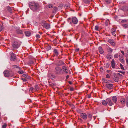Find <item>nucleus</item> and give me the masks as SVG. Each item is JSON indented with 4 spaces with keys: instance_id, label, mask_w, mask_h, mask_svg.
<instances>
[{
    "instance_id": "34",
    "label": "nucleus",
    "mask_w": 128,
    "mask_h": 128,
    "mask_svg": "<svg viewBox=\"0 0 128 128\" xmlns=\"http://www.w3.org/2000/svg\"><path fill=\"white\" fill-rule=\"evenodd\" d=\"M122 26L126 28H128V24H123Z\"/></svg>"
},
{
    "instance_id": "61",
    "label": "nucleus",
    "mask_w": 128,
    "mask_h": 128,
    "mask_svg": "<svg viewBox=\"0 0 128 128\" xmlns=\"http://www.w3.org/2000/svg\"><path fill=\"white\" fill-rule=\"evenodd\" d=\"M90 96H89V97H88V98H90Z\"/></svg>"
},
{
    "instance_id": "55",
    "label": "nucleus",
    "mask_w": 128,
    "mask_h": 128,
    "mask_svg": "<svg viewBox=\"0 0 128 128\" xmlns=\"http://www.w3.org/2000/svg\"><path fill=\"white\" fill-rule=\"evenodd\" d=\"M126 62L127 64H128V59H127L126 60Z\"/></svg>"
},
{
    "instance_id": "64",
    "label": "nucleus",
    "mask_w": 128,
    "mask_h": 128,
    "mask_svg": "<svg viewBox=\"0 0 128 128\" xmlns=\"http://www.w3.org/2000/svg\"><path fill=\"white\" fill-rule=\"evenodd\" d=\"M127 73L128 74V72Z\"/></svg>"
},
{
    "instance_id": "63",
    "label": "nucleus",
    "mask_w": 128,
    "mask_h": 128,
    "mask_svg": "<svg viewBox=\"0 0 128 128\" xmlns=\"http://www.w3.org/2000/svg\"><path fill=\"white\" fill-rule=\"evenodd\" d=\"M120 108L122 107H120Z\"/></svg>"
},
{
    "instance_id": "42",
    "label": "nucleus",
    "mask_w": 128,
    "mask_h": 128,
    "mask_svg": "<svg viewBox=\"0 0 128 128\" xmlns=\"http://www.w3.org/2000/svg\"><path fill=\"white\" fill-rule=\"evenodd\" d=\"M118 72L121 73L122 74H123L124 75L125 74L126 72H123L121 71H118Z\"/></svg>"
},
{
    "instance_id": "16",
    "label": "nucleus",
    "mask_w": 128,
    "mask_h": 128,
    "mask_svg": "<svg viewBox=\"0 0 128 128\" xmlns=\"http://www.w3.org/2000/svg\"><path fill=\"white\" fill-rule=\"evenodd\" d=\"M112 66L113 68H114L116 67L114 60L113 59L112 60L111 62Z\"/></svg>"
},
{
    "instance_id": "53",
    "label": "nucleus",
    "mask_w": 128,
    "mask_h": 128,
    "mask_svg": "<svg viewBox=\"0 0 128 128\" xmlns=\"http://www.w3.org/2000/svg\"><path fill=\"white\" fill-rule=\"evenodd\" d=\"M69 77V76L68 75L67 76L66 79H68Z\"/></svg>"
},
{
    "instance_id": "51",
    "label": "nucleus",
    "mask_w": 128,
    "mask_h": 128,
    "mask_svg": "<svg viewBox=\"0 0 128 128\" xmlns=\"http://www.w3.org/2000/svg\"><path fill=\"white\" fill-rule=\"evenodd\" d=\"M34 90V88L32 87L30 89V91H32Z\"/></svg>"
},
{
    "instance_id": "19",
    "label": "nucleus",
    "mask_w": 128,
    "mask_h": 128,
    "mask_svg": "<svg viewBox=\"0 0 128 128\" xmlns=\"http://www.w3.org/2000/svg\"><path fill=\"white\" fill-rule=\"evenodd\" d=\"M26 35L28 37H29L31 35V33L29 31H26L25 32Z\"/></svg>"
},
{
    "instance_id": "45",
    "label": "nucleus",
    "mask_w": 128,
    "mask_h": 128,
    "mask_svg": "<svg viewBox=\"0 0 128 128\" xmlns=\"http://www.w3.org/2000/svg\"><path fill=\"white\" fill-rule=\"evenodd\" d=\"M22 80L24 82H26L27 81L26 79L25 78H22Z\"/></svg>"
},
{
    "instance_id": "43",
    "label": "nucleus",
    "mask_w": 128,
    "mask_h": 128,
    "mask_svg": "<svg viewBox=\"0 0 128 128\" xmlns=\"http://www.w3.org/2000/svg\"><path fill=\"white\" fill-rule=\"evenodd\" d=\"M18 73L20 74H23L24 73V72L23 70H21L19 71Z\"/></svg>"
},
{
    "instance_id": "20",
    "label": "nucleus",
    "mask_w": 128,
    "mask_h": 128,
    "mask_svg": "<svg viewBox=\"0 0 128 128\" xmlns=\"http://www.w3.org/2000/svg\"><path fill=\"white\" fill-rule=\"evenodd\" d=\"M102 104L104 106H106L107 105V102L106 101V99L105 100H103L102 102Z\"/></svg>"
},
{
    "instance_id": "58",
    "label": "nucleus",
    "mask_w": 128,
    "mask_h": 128,
    "mask_svg": "<svg viewBox=\"0 0 128 128\" xmlns=\"http://www.w3.org/2000/svg\"><path fill=\"white\" fill-rule=\"evenodd\" d=\"M108 72H110V70H107V71H106Z\"/></svg>"
},
{
    "instance_id": "47",
    "label": "nucleus",
    "mask_w": 128,
    "mask_h": 128,
    "mask_svg": "<svg viewBox=\"0 0 128 128\" xmlns=\"http://www.w3.org/2000/svg\"><path fill=\"white\" fill-rule=\"evenodd\" d=\"M106 78H110V75L108 74L106 75Z\"/></svg>"
},
{
    "instance_id": "12",
    "label": "nucleus",
    "mask_w": 128,
    "mask_h": 128,
    "mask_svg": "<svg viewBox=\"0 0 128 128\" xmlns=\"http://www.w3.org/2000/svg\"><path fill=\"white\" fill-rule=\"evenodd\" d=\"M107 88L110 89H111L113 88V85L111 84H107L106 85Z\"/></svg>"
},
{
    "instance_id": "32",
    "label": "nucleus",
    "mask_w": 128,
    "mask_h": 128,
    "mask_svg": "<svg viewBox=\"0 0 128 128\" xmlns=\"http://www.w3.org/2000/svg\"><path fill=\"white\" fill-rule=\"evenodd\" d=\"M48 7L50 8H52L53 7V6L51 4H50L48 5L47 6Z\"/></svg>"
},
{
    "instance_id": "6",
    "label": "nucleus",
    "mask_w": 128,
    "mask_h": 128,
    "mask_svg": "<svg viewBox=\"0 0 128 128\" xmlns=\"http://www.w3.org/2000/svg\"><path fill=\"white\" fill-rule=\"evenodd\" d=\"M62 70L63 71V72H64L66 74H68L69 72L68 68L66 66H62Z\"/></svg>"
},
{
    "instance_id": "36",
    "label": "nucleus",
    "mask_w": 128,
    "mask_h": 128,
    "mask_svg": "<svg viewBox=\"0 0 128 128\" xmlns=\"http://www.w3.org/2000/svg\"><path fill=\"white\" fill-rule=\"evenodd\" d=\"M108 51L110 52H113V50L111 48H109L108 49Z\"/></svg>"
},
{
    "instance_id": "1",
    "label": "nucleus",
    "mask_w": 128,
    "mask_h": 128,
    "mask_svg": "<svg viewBox=\"0 0 128 128\" xmlns=\"http://www.w3.org/2000/svg\"><path fill=\"white\" fill-rule=\"evenodd\" d=\"M30 8L33 11L37 10L40 8L39 4L38 3L34 2L30 3Z\"/></svg>"
},
{
    "instance_id": "5",
    "label": "nucleus",
    "mask_w": 128,
    "mask_h": 128,
    "mask_svg": "<svg viewBox=\"0 0 128 128\" xmlns=\"http://www.w3.org/2000/svg\"><path fill=\"white\" fill-rule=\"evenodd\" d=\"M20 45V44L17 41L14 42L12 44V47L14 48H18Z\"/></svg>"
},
{
    "instance_id": "60",
    "label": "nucleus",
    "mask_w": 128,
    "mask_h": 128,
    "mask_svg": "<svg viewBox=\"0 0 128 128\" xmlns=\"http://www.w3.org/2000/svg\"><path fill=\"white\" fill-rule=\"evenodd\" d=\"M116 36V35H114L115 36Z\"/></svg>"
},
{
    "instance_id": "49",
    "label": "nucleus",
    "mask_w": 128,
    "mask_h": 128,
    "mask_svg": "<svg viewBox=\"0 0 128 128\" xmlns=\"http://www.w3.org/2000/svg\"><path fill=\"white\" fill-rule=\"evenodd\" d=\"M79 48H76V49L75 51L76 52H78L79 51Z\"/></svg>"
},
{
    "instance_id": "35",
    "label": "nucleus",
    "mask_w": 128,
    "mask_h": 128,
    "mask_svg": "<svg viewBox=\"0 0 128 128\" xmlns=\"http://www.w3.org/2000/svg\"><path fill=\"white\" fill-rule=\"evenodd\" d=\"M119 57V55L118 54H115L114 56V58H118Z\"/></svg>"
},
{
    "instance_id": "9",
    "label": "nucleus",
    "mask_w": 128,
    "mask_h": 128,
    "mask_svg": "<svg viewBox=\"0 0 128 128\" xmlns=\"http://www.w3.org/2000/svg\"><path fill=\"white\" fill-rule=\"evenodd\" d=\"M106 101L107 102V104L110 106H112L113 104V103L112 101L110 98H107L106 99Z\"/></svg>"
},
{
    "instance_id": "62",
    "label": "nucleus",
    "mask_w": 128,
    "mask_h": 128,
    "mask_svg": "<svg viewBox=\"0 0 128 128\" xmlns=\"http://www.w3.org/2000/svg\"><path fill=\"white\" fill-rule=\"evenodd\" d=\"M90 96H89V97H88V98H90Z\"/></svg>"
},
{
    "instance_id": "27",
    "label": "nucleus",
    "mask_w": 128,
    "mask_h": 128,
    "mask_svg": "<svg viewBox=\"0 0 128 128\" xmlns=\"http://www.w3.org/2000/svg\"><path fill=\"white\" fill-rule=\"evenodd\" d=\"M102 80L103 82L106 83H109L110 82V81L107 80L106 79L104 78H103L102 79Z\"/></svg>"
},
{
    "instance_id": "52",
    "label": "nucleus",
    "mask_w": 128,
    "mask_h": 128,
    "mask_svg": "<svg viewBox=\"0 0 128 128\" xmlns=\"http://www.w3.org/2000/svg\"><path fill=\"white\" fill-rule=\"evenodd\" d=\"M74 90V89L73 88H70V90L71 91H73Z\"/></svg>"
},
{
    "instance_id": "18",
    "label": "nucleus",
    "mask_w": 128,
    "mask_h": 128,
    "mask_svg": "<svg viewBox=\"0 0 128 128\" xmlns=\"http://www.w3.org/2000/svg\"><path fill=\"white\" fill-rule=\"evenodd\" d=\"M98 50L100 54H104V52L101 47H100L98 48Z\"/></svg>"
},
{
    "instance_id": "31",
    "label": "nucleus",
    "mask_w": 128,
    "mask_h": 128,
    "mask_svg": "<svg viewBox=\"0 0 128 128\" xmlns=\"http://www.w3.org/2000/svg\"><path fill=\"white\" fill-rule=\"evenodd\" d=\"M57 11V8L56 7H54L53 9V12L54 13H56Z\"/></svg>"
},
{
    "instance_id": "30",
    "label": "nucleus",
    "mask_w": 128,
    "mask_h": 128,
    "mask_svg": "<svg viewBox=\"0 0 128 128\" xmlns=\"http://www.w3.org/2000/svg\"><path fill=\"white\" fill-rule=\"evenodd\" d=\"M107 58L109 60H111L112 59V56L109 54H108L107 56Z\"/></svg>"
},
{
    "instance_id": "15",
    "label": "nucleus",
    "mask_w": 128,
    "mask_h": 128,
    "mask_svg": "<svg viewBox=\"0 0 128 128\" xmlns=\"http://www.w3.org/2000/svg\"><path fill=\"white\" fill-rule=\"evenodd\" d=\"M120 102L123 105L125 104L126 102L125 99L124 98H121L120 100Z\"/></svg>"
},
{
    "instance_id": "22",
    "label": "nucleus",
    "mask_w": 128,
    "mask_h": 128,
    "mask_svg": "<svg viewBox=\"0 0 128 128\" xmlns=\"http://www.w3.org/2000/svg\"><path fill=\"white\" fill-rule=\"evenodd\" d=\"M120 60L122 64L124 63L125 61L123 57L120 58Z\"/></svg>"
},
{
    "instance_id": "17",
    "label": "nucleus",
    "mask_w": 128,
    "mask_h": 128,
    "mask_svg": "<svg viewBox=\"0 0 128 128\" xmlns=\"http://www.w3.org/2000/svg\"><path fill=\"white\" fill-rule=\"evenodd\" d=\"M112 100L114 102L116 103L117 101L116 97L115 96H113L112 98Z\"/></svg>"
},
{
    "instance_id": "23",
    "label": "nucleus",
    "mask_w": 128,
    "mask_h": 128,
    "mask_svg": "<svg viewBox=\"0 0 128 128\" xmlns=\"http://www.w3.org/2000/svg\"><path fill=\"white\" fill-rule=\"evenodd\" d=\"M116 30L115 28H112V29L111 31L112 34L113 35L115 34Z\"/></svg>"
},
{
    "instance_id": "46",
    "label": "nucleus",
    "mask_w": 128,
    "mask_h": 128,
    "mask_svg": "<svg viewBox=\"0 0 128 128\" xmlns=\"http://www.w3.org/2000/svg\"><path fill=\"white\" fill-rule=\"evenodd\" d=\"M36 37L37 38H40V36L39 34H37L36 35Z\"/></svg>"
},
{
    "instance_id": "2",
    "label": "nucleus",
    "mask_w": 128,
    "mask_h": 128,
    "mask_svg": "<svg viewBox=\"0 0 128 128\" xmlns=\"http://www.w3.org/2000/svg\"><path fill=\"white\" fill-rule=\"evenodd\" d=\"M68 21L71 24H72V23L76 24L78 22V20L76 18L73 17L72 19L71 18H68Z\"/></svg>"
},
{
    "instance_id": "29",
    "label": "nucleus",
    "mask_w": 128,
    "mask_h": 128,
    "mask_svg": "<svg viewBox=\"0 0 128 128\" xmlns=\"http://www.w3.org/2000/svg\"><path fill=\"white\" fill-rule=\"evenodd\" d=\"M88 117L89 118L90 120H91L92 118V115L90 114H88Z\"/></svg>"
},
{
    "instance_id": "40",
    "label": "nucleus",
    "mask_w": 128,
    "mask_h": 128,
    "mask_svg": "<svg viewBox=\"0 0 128 128\" xmlns=\"http://www.w3.org/2000/svg\"><path fill=\"white\" fill-rule=\"evenodd\" d=\"M7 126V125L5 124L4 125H3L2 126V128H6Z\"/></svg>"
},
{
    "instance_id": "3",
    "label": "nucleus",
    "mask_w": 128,
    "mask_h": 128,
    "mask_svg": "<svg viewBox=\"0 0 128 128\" xmlns=\"http://www.w3.org/2000/svg\"><path fill=\"white\" fill-rule=\"evenodd\" d=\"M5 76L6 77H8L9 76H13L14 74L13 72L12 71H9L8 70H5L4 72Z\"/></svg>"
},
{
    "instance_id": "44",
    "label": "nucleus",
    "mask_w": 128,
    "mask_h": 128,
    "mask_svg": "<svg viewBox=\"0 0 128 128\" xmlns=\"http://www.w3.org/2000/svg\"><path fill=\"white\" fill-rule=\"evenodd\" d=\"M110 66V64H107L106 65V67L107 68H108Z\"/></svg>"
},
{
    "instance_id": "8",
    "label": "nucleus",
    "mask_w": 128,
    "mask_h": 128,
    "mask_svg": "<svg viewBox=\"0 0 128 128\" xmlns=\"http://www.w3.org/2000/svg\"><path fill=\"white\" fill-rule=\"evenodd\" d=\"M43 26L44 28L47 29H49L50 28V25L49 24L46 23H44L43 24Z\"/></svg>"
},
{
    "instance_id": "28",
    "label": "nucleus",
    "mask_w": 128,
    "mask_h": 128,
    "mask_svg": "<svg viewBox=\"0 0 128 128\" xmlns=\"http://www.w3.org/2000/svg\"><path fill=\"white\" fill-rule=\"evenodd\" d=\"M84 2L86 4H89L90 2L89 0H84Z\"/></svg>"
},
{
    "instance_id": "21",
    "label": "nucleus",
    "mask_w": 128,
    "mask_h": 128,
    "mask_svg": "<svg viewBox=\"0 0 128 128\" xmlns=\"http://www.w3.org/2000/svg\"><path fill=\"white\" fill-rule=\"evenodd\" d=\"M16 31L17 33L18 34H23V32L21 30L18 29Z\"/></svg>"
},
{
    "instance_id": "10",
    "label": "nucleus",
    "mask_w": 128,
    "mask_h": 128,
    "mask_svg": "<svg viewBox=\"0 0 128 128\" xmlns=\"http://www.w3.org/2000/svg\"><path fill=\"white\" fill-rule=\"evenodd\" d=\"M11 58L10 60H11L14 61L16 60V57L14 54L12 53L10 54Z\"/></svg>"
},
{
    "instance_id": "11",
    "label": "nucleus",
    "mask_w": 128,
    "mask_h": 128,
    "mask_svg": "<svg viewBox=\"0 0 128 128\" xmlns=\"http://www.w3.org/2000/svg\"><path fill=\"white\" fill-rule=\"evenodd\" d=\"M108 42L112 45L113 46H115V44L113 40L110 39H109L108 40Z\"/></svg>"
},
{
    "instance_id": "50",
    "label": "nucleus",
    "mask_w": 128,
    "mask_h": 128,
    "mask_svg": "<svg viewBox=\"0 0 128 128\" xmlns=\"http://www.w3.org/2000/svg\"><path fill=\"white\" fill-rule=\"evenodd\" d=\"M126 21H127V20H122V22H126Z\"/></svg>"
},
{
    "instance_id": "54",
    "label": "nucleus",
    "mask_w": 128,
    "mask_h": 128,
    "mask_svg": "<svg viewBox=\"0 0 128 128\" xmlns=\"http://www.w3.org/2000/svg\"><path fill=\"white\" fill-rule=\"evenodd\" d=\"M68 83H69L70 84H72V82H71V81H69L68 82Z\"/></svg>"
},
{
    "instance_id": "33",
    "label": "nucleus",
    "mask_w": 128,
    "mask_h": 128,
    "mask_svg": "<svg viewBox=\"0 0 128 128\" xmlns=\"http://www.w3.org/2000/svg\"><path fill=\"white\" fill-rule=\"evenodd\" d=\"M124 11L128 10V7L125 6L124 7Z\"/></svg>"
},
{
    "instance_id": "56",
    "label": "nucleus",
    "mask_w": 128,
    "mask_h": 128,
    "mask_svg": "<svg viewBox=\"0 0 128 128\" xmlns=\"http://www.w3.org/2000/svg\"><path fill=\"white\" fill-rule=\"evenodd\" d=\"M127 106L128 107V100H127Z\"/></svg>"
},
{
    "instance_id": "59",
    "label": "nucleus",
    "mask_w": 128,
    "mask_h": 128,
    "mask_svg": "<svg viewBox=\"0 0 128 128\" xmlns=\"http://www.w3.org/2000/svg\"><path fill=\"white\" fill-rule=\"evenodd\" d=\"M127 52H128V50H127Z\"/></svg>"
},
{
    "instance_id": "57",
    "label": "nucleus",
    "mask_w": 128,
    "mask_h": 128,
    "mask_svg": "<svg viewBox=\"0 0 128 128\" xmlns=\"http://www.w3.org/2000/svg\"><path fill=\"white\" fill-rule=\"evenodd\" d=\"M118 75H119L120 76H122V74H119V73H118Z\"/></svg>"
},
{
    "instance_id": "38",
    "label": "nucleus",
    "mask_w": 128,
    "mask_h": 128,
    "mask_svg": "<svg viewBox=\"0 0 128 128\" xmlns=\"http://www.w3.org/2000/svg\"><path fill=\"white\" fill-rule=\"evenodd\" d=\"M120 66L121 69L122 70H124L125 69H124V68L123 65L121 64H120Z\"/></svg>"
},
{
    "instance_id": "13",
    "label": "nucleus",
    "mask_w": 128,
    "mask_h": 128,
    "mask_svg": "<svg viewBox=\"0 0 128 128\" xmlns=\"http://www.w3.org/2000/svg\"><path fill=\"white\" fill-rule=\"evenodd\" d=\"M64 62L61 60L58 61L57 64V65L58 66H60L64 64Z\"/></svg>"
},
{
    "instance_id": "39",
    "label": "nucleus",
    "mask_w": 128,
    "mask_h": 128,
    "mask_svg": "<svg viewBox=\"0 0 128 128\" xmlns=\"http://www.w3.org/2000/svg\"><path fill=\"white\" fill-rule=\"evenodd\" d=\"M105 2L108 4H110L111 2V0H106Z\"/></svg>"
},
{
    "instance_id": "48",
    "label": "nucleus",
    "mask_w": 128,
    "mask_h": 128,
    "mask_svg": "<svg viewBox=\"0 0 128 128\" xmlns=\"http://www.w3.org/2000/svg\"><path fill=\"white\" fill-rule=\"evenodd\" d=\"M121 52L123 55V56H124V55H125V54H124V52L123 51H121Z\"/></svg>"
},
{
    "instance_id": "7",
    "label": "nucleus",
    "mask_w": 128,
    "mask_h": 128,
    "mask_svg": "<svg viewBox=\"0 0 128 128\" xmlns=\"http://www.w3.org/2000/svg\"><path fill=\"white\" fill-rule=\"evenodd\" d=\"M80 117L84 120H86L88 118L87 115L85 113H82L80 114Z\"/></svg>"
},
{
    "instance_id": "37",
    "label": "nucleus",
    "mask_w": 128,
    "mask_h": 128,
    "mask_svg": "<svg viewBox=\"0 0 128 128\" xmlns=\"http://www.w3.org/2000/svg\"><path fill=\"white\" fill-rule=\"evenodd\" d=\"M95 29L96 30L98 31V30L99 27L98 25L96 26L95 28Z\"/></svg>"
},
{
    "instance_id": "26",
    "label": "nucleus",
    "mask_w": 128,
    "mask_h": 128,
    "mask_svg": "<svg viewBox=\"0 0 128 128\" xmlns=\"http://www.w3.org/2000/svg\"><path fill=\"white\" fill-rule=\"evenodd\" d=\"M35 60L34 59H33V60H30L28 63V64H34V61Z\"/></svg>"
},
{
    "instance_id": "41",
    "label": "nucleus",
    "mask_w": 128,
    "mask_h": 128,
    "mask_svg": "<svg viewBox=\"0 0 128 128\" xmlns=\"http://www.w3.org/2000/svg\"><path fill=\"white\" fill-rule=\"evenodd\" d=\"M35 89L36 90H38L39 89V88L38 85H36L35 86Z\"/></svg>"
},
{
    "instance_id": "24",
    "label": "nucleus",
    "mask_w": 128,
    "mask_h": 128,
    "mask_svg": "<svg viewBox=\"0 0 128 128\" xmlns=\"http://www.w3.org/2000/svg\"><path fill=\"white\" fill-rule=\"evenodd\" d=\"M54 53L55 54V55L57 56H58L59 55V54L58 52V50L56 49H55L54 50Z\"/></svg>"
},
{
    "instance_id": "14",
    "label": "nucleus",
    "mask_w": 128,
    "mask_h": 128,
    "mask_svg": "<svg viewBox=\"0 0 128 128\" xmlns=\"http://www.w3.org/2000/svg\"><path fill=\"white\" fill-rule=\"evenodd\" d=\"M13 8H11L9 6H8L7 7L6 9L9 12H10V13H12V10L13 9Z\"/></svg>"
},
{
    "instance_id": "25",
    "label": "nucleus",
    "mask_w": 128,
    "mask_h": 128,
    "mask_svg": "<svg viewBox=\"0 0 128 128\" xmlns=\"http://www.w3.org/2000/svg\"><path fill=\"white\" fill-rule=\"evenodd\" d=\"M23 76L26 78L27 79H30V77L28 76L27 74H24L23 75Z\"/></svg>"
},
{
    "instance_id": "4",
    "label": "nucleus",
    "mask_w": 128,
    "mask_h": 128,
    "mask_svg": "<svg viewBox=\"0 0 128 128\" xmlns=\"http://www.w3.org/2000/svg\"><path fill=\"white\" fill-rule=\"evenodd\" d=\"M55 72L56 74L58 75L62 74H63L62 68L61 67L58 66L55 68Z\"/></svg>"
}]
</instances>
